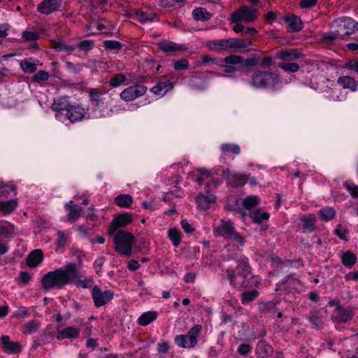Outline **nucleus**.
<instances>
[{
  "mask_svg": "<svg viewBox=\"0 0 358 358\" xmlns=\"http://www.w3.org/2000/svg\"><path fill=\"white\" fill-rule=\"evenodd\" d=\"M133 222V216L130 213H124L116 216L109 228V234H113L122 227H124Z\"/></svg>",
  "mask_w": 358,
  "mask_h": 358,
  "instance_id": "obj_13",
  "label": "nucleus"
},
{
  "mask_svg": "<svg viewBox=\"0 0 358 358\" xmlns=\"http://www.w3.org/2000/svg\"><path fill=\"white\" fill-rule=\"evenodd\" d=\"M221 150L225 153H234L238 155L241 152L240 147L235 144H223L221 146Z\"/></svg>",
  "mask_w": 358,
  "mask_h": 358,
  "instance_id": "obj_53",
  "label": "nucleus"
},
{
  "mask_svg": "<svg viewBox=\"0 0 358 358\" xmlns=\"http://www.w3.org/2000/svg\"><path fill=\"white\" fill-rule=\"evenodd\" d=\"M103 24L97 22H92L90 24L88 32L90 34H96L99 32L105 33V31H103Z\"/></svg>",
  "mask_w": 358,
  "mask_h": 358,
  "instance_id": "obj_51",
  "label": "nucleus"
},
{
  "mask_svg": "<svg viewBox=\"0 0 358 358\" xmlns=\"http://www.w3.org/2000/svg\"><path fill=\"white\" fill-rule=\"evenodd\" d=\"M57 236V245L59 247L64 246L68 241V233L65 231H58Z\"/></svg>",
  "mask_w": 358,
  "mask_h": 358,
  "instance_id": "obj_58",
  "label": "nucleus"
},
{
  "mask_svg": "<svg viewBox=\"0 0 358 358\" xmlns=\"http://www.w3.org/2000/svg\"><path fill=\"white\" fill-rule=\"evenodd\" d=\"M110 108L105 107L103 109L97 112L95 111L94 114H92V117L94 118H99L102 117H110L115 113H119L123 110L121 105L117 101H111L110 104Z\"/></svg>",
  "mask_w": 358,
  "mask_h": 358,
  "instance_id": "obj_19",
  "label": "nucleus"
},
{
  "mask_svg": "<svg viewBox=\"0 0 358 358\" xmlns=\"http://www.w3.org/2000/svg\"><path fill=\"white\" fill-rule=\"evenodd\" d=\"M345 94H343L340 90H331L329 92V99L334 101H341L345 100Z\"/></svg>",
  "mask_w": 358,
  "mask_h": 358,
  "instance_id": "obj_48",
  "label": "nucleus"
},
{
  "mask_svg": "<svg viewBox=\"0 0 358 358\" xmlns=\"http://www.w3.org/2000/svg\"><path fill=\"white\" fill-rule=\"evenodd\" d=\"M202 330V326L196 324L192 327L187 334L178 335L174 338L175 343L180 348H192L198 341L197 337L199 336Z\"/></svg>",
  "mask_w": 358,
  "mask_h": 358,
  "instance_id": "obj_7",
  "label": "nucleus"
},
{
  "mask_svg": "<svg viewBox=\"0 0 358 358\" xmlns=\"http://www.w3.org/2000/svg\"><path fill=\"white\" fill-rule=\"evenodd\" d=\"M355 255L349 251L344 252L342 255V262L345 266H352L355 263Z\"/></svg>",
  "mask_w": 358,
  "mask_h": 358,
  "instance_id": "obj_44",
  "label": "nucleus"
},
{
  "mask_svg": "<svg viewBox=\"0 0 358 358\" xmlns=\"http://www.w3.org/2000/svg\"><path fill=\"white\" fill-rule=\"evenodd\" d=\"M65 208L68 213V220L69 221H75L78 220L82 213L83 208L79 205H73V201H70L69 202L65 204Z\"/></svg>",
  "mask_w": 358,
  "mask_h": 358,
  "instance_id": "obj_22",
  "label": "nucleus"
},
{
  "mask_svg": "<svg viewBox=\"0 0 358 358\" xmlns=\"http://www.w3.org/2000/svg\"><path fill=\"white\" fill-rule=\"evenodd\" d=\"M222 176L227 180L228 184L234 187L242 186L247 182L245 175L238 174L229 169L223 171Z\"/></svg>",
  "mask_w": 358,
  "mask_h": 358,
  "instance_id": "obj_15",
  "label": "nucleus"
},
{
  "mask_svg": "<svg viewBox=\"0 0 358 358\" xmlns=\"http://www.w3.org/2000/svg\"><path fill=\"white\" fill-rule=\"evenodd\" d=\"M0 341L2 350L7 354H16L22 351L20 343L10 341L8 336H2Z\"/></svg>",
  "mask_w": 358,
  "mask_h": 358,
  "instance_id": "obj_16",
  "label": "nucleus"
},
{
  "mask_svg": "<svg viewBox=\"0 0 358 358\" xmlns=\"http://www.w3.org/2000/svg\"><path fill=\"white\" fill-rule=\"evenodd\" d=\"M147 88L143 85H134L120 93V98L125 101H131L145 94Z\"/></svg>",
  "mask_w": 358,
  "mask_h": 358,
  "instance_id": "obj_11",
  "label": "nucleus"
},
{
  "mask_svg": "<svg viewBox=\"0 0 358 358\" xmlns=\"http://www.w3.org/2000/svg\"><path fill=\"white\" fill-rule=\"evenodd\" d=\"M168 238L175 247H178L181 242V233L179 230L171 228L168 231Z\"/></svg>",
  "mask_w": 358,
  "mask_h": 358,
  "instance_id": "obj_40",
  "label": "nucleus"
},
{
  "mask_svg": "<svg viewBox=\"0 0 358 358\" xmlns=\"http://www.w3.org/2000/svg\"><path fill=\"white\" fill-rule=\"evenodd\" d=\"M288 289L293 292H300L303 289L301 282L292 277H288L285 280L277 285L276 290Z\"/></svg>",
  "mask_w": 358,
  "mask_h": 358,
  "instance_id": "obj_18",
  "label": "nucleus"
},
{
  "mask_svg": "<svg viewBox=\"0 0 358 358\" xmlns=\"http://www.w3.org/2000/svg\"><path fill=\"white\" fill-rule=\"evenodd\" d=\"M355 29V21L350 17H343L334 20L331 24V34L323 38L324 41H331L338 38L350 35Z\"/></svg>",
  "mask_w": 358,
  "mask_h": 358,
  "instance_id": "obj_3",
  "label": "nucleus"
},
{
  "mask_svg": "<svg viewBox=\"0 0 358 358\" xmlns=\"http://www.w3.org/2000/svg\"><path fill=\"white\" fill-rule=\"evenodd\" d=\"M14 234V227L6 221H0V236L11 237Z\"/></svg>",
  "mask_w": 358,
  "mask_h": 358,
  "instance_id": "obj_35",
  "label": "nucleus"
},
{
  "mask_svg": "<svg viewBox=\"0 0 358 358\" xmlns=\"http://www.w3.org/2000/svg\"><path fill=\"white\" fill-rule=\"evenodd\" d=\"M254 59H250L243 61V58L238 55H229L223 59L217 62V65L224 68L227 73H232L238 70H241L244 66H252L255 64Z\"/></svg>",
  "mask_w": 358,
  "mask_h": 358,
  "instance_id": "obj_5",
  "label": "nucleus"
},
{
  "mask_svg": "<svg viewBox=\"0 0 358 358\" xmlns=\"http://www.w3.org/2000/svg\"><path fill=\"white\" fill-rule=\"evenodd\" d=\"M250 268L248 259L246 258L243 259L237 265L236 273H229L227 274V278L230 281L231 285L234 287H246L247 285L243 279L247 278L250 274Z\"/></svg>",
  "mask_w": 358,
  "mask_h": 358,
  "instance_id": "obj_8",
  "label": "nucleus"
},
{
  "mask_svg": "<svg viewBox=\"0 0 358 358\" xmlns=\"http://www.w3.org/2000/svg\"><path fill=\"white\" fill-rule=\"evenodd\" d=\"M22 38L25 41H34L39 38V34L36 31H25L22 33Z\"/></svg>",
  "mask_w": 358,
  "mask_h": 358,
  "instance_id": "obj_57",
  "label": "nucleus"
},
{
  "mask_svg": "<svg viewBox=\"0 0 358 358\" xmlns=\"http://www.w3.org/2000/svg\"><path fill=\"white\" fill-rule=\"evenodd\" d=\"M234 49L246 48L251 45V42L246 39L234 38Z\"/></svg>",
  "mask_w": 358,
  "mask_h": 358,
  "instance_id": "obj_55",
  "label": "nucleus"
},
{
  "mask_svg": "<svg viewBox=\"0 0 358 358\" xmlns=\"http://www.w3.org/2000/svg\"><path fill=\"white\" fill-rule=\"evenodd\" d=\"M158 45L162 51L167 53L183 51L186 49L183 45L169 41H163L159 43Z\"/></svg>",
  "mask_w": 358,
  "mask_h": 358,
  "instance_id": "obj_24",
  "label": "nucleus"
},
{
  "mask_svg": "<svg viewBox=\"0 0 358 358\" xmlns=\"http://www.w3.org/2000/svg\"><path fill=\"white\" fill-rule=\"evenodd\" d=\"M43 259L42 250L37 249L32 251L27 259V264L29 267L34 268L38 266Z\"/></svg>",
  "mask_w": 358,
  "mask_h": 358,
  "instance_id": "obj_25",
  "label": "nucleus"
},
{
  "mask_svg": "<svg viewBox=\"0 0 358 358\" xmlns=\"http://www.w3.org/2000/svg\"><path fill=\"white\" fill-rule=\"evenodd\" d=\"M157 313L156 311H148L143 313L138 319V322L141 326H147L157 317Z\"/></svg>",
  "mask_w": 358,
  "mask_h": 358,
  "instance_id": "obj_31",
  "label": "nucleus"
},
{
  "mask_svg": "<svg viewBox=\"0 0 358 358\" xmlns=\"http://www.w3.org/2000/svg\"><path fill=\"white\" fill-rule=\"evenodd\" d=\"M338 83L343 88L350 89L353 92H355L358 87V81L348 76L340 77L338 79Z\"/></svg>",
  "mask_w": 358,
  "mask_h": 358,
  "instance_id": "obj_27",
  "label": "nucleus"
},
{
  "mask_svg": "<svg viewBox=\"0 0 358 358\" xmlns=\"http://www.w3.org/2000/svg\"><path fill=\"white\" fill-rule=\"evenodd\" d=\"M315 221V217L313 215L303 216L301 218V222L303 224V227L304 229L307 231H313L314 229Z\"/></svg>",
  "mask_w": 358,
  "mask_h": 358,
  "instance_id": "obj_42",
  "label": "nucleus"
},
{
  "mask_svg": "<svg viewBox=\"0 0 358 358\" xmlns=\"http://www.w3.org/2000/svg\"><path fill=\"white\" fill-rule=\"evenodd\" d=\"M300 54L294 49L280 50L276 54L278 59L283 61H291L299 57Z\"/></svg>",
  "mask_w": 358,
  "mask_h": 358,
  "instance_id": "obj_30",
  "label": "nucleus"
},
{
  "mask_svg": "<svg viewBox=\"0 0 358 358\" xmlns=\"http://www.w3.org/2000/svg\"><path fill=\"white\" fill-rule=\"evenodd\" d=\"M136 16L141 22H146L150 20H152L155 17V13H146V12L140 10V11L136 12Z\"/></svg>",
  "mask_w": 358,
  "mask_h": 358,
  "instance_id": "obj_54",
  "label": "nucleus"
},
{
  "mask_svg": "<svg viewBox=\"0 0 358 358\" xmlns=\"http://www.w3.org/2000/svg\"><path fill=\"white\" fill-rule=\"evenodd\" d=\"M278 66L286 72L295 73L299 69V66L296 63L281 62Z\"/></svg>",
  "mask_w": 358,
  "mask_h": 358,
  "instance_id": "obj_46",
  "label": "nucleus"
},
{
  "mask_svg": "<svg viewBox=\"0 0 358 358\" xmlns=\"http://www.w3.org/2000/svg\"><path fill=\"white\" fill-rule=\"evenodd\" d=\"M272 347L264 341L258 343L256 353L259 358H267L272 352Z\"/></svg>",
  "mask_w": 358,
  "mask_h": 358,
  "instance_id": "obj_29",
  "label": "nucleus"
},
{
  "mask_svg": "<svg viewBox=\"0 0 358 358\" xmlns=\"http://www.w3.org/2000/svg\"><path fill=\"white\" fill-rule=\"evenodd\" d=\"M192 16L194 20L199 21H206L211 17L210 14L205 8H198L192 11Z\"/></svg>",
  "mask_w": 358,
  "mask_h": 358,
  "instance_id": "obj_38",
  "label": "nucleus"
},
{
  "mask_svg": "<svg viewBox=\"0 0 358 358\" xmlns=\"http://www.w3.org/2000/svg\"><path fill=\"white\" fill-rule=\"evenodd\" d=\"M282 20L287 23V28L289 32L298 31L302 28L301 20L296 15L285 16L279 20V22L281 23Z\"/></svg>",
  "mask_w": 358,
  "mask_h": 358,
  "instance_id": "obj_21",
  "label": "nucleus"
},
{
  "mask_svg": "<svg viewBox=\"0 0 358 358\" xmlns=\"http://www.w3.org/2000/svg\"><path fill=\"white\" fill-rule=\"evenodd\" d=\"M257 295L258 292L256 290L245 292L242 294L241 301L243 304H247L254 300Z\"/></svg>",
  "mask_w": 358,
  "mask_h": 358,
  "instance_id": "obj_50",
  "label": "nucleus"
},
{
  "mask_svg": "<svg viewBox=\"0 0 358 358\" xmlns=\"http://www.w3.org/2000/svg\"><path fill=\"white\" fill-rule=\"evenodd\" d=\"M280 82L278 74L275 73L259 71L252 78L251 85L257 88H273Z\"/></svg>",
  "mask_w": 358,
  "mask_h": 358,
  "instance_id": "obj_6",
  "label": "nucleus"
},
{
  "mask_svg": "<svg viewBox=\"0 0 358 358\" xmlns=\"http://www.w3.org/2000/svg\"><path fill=\"white\" fill-rule=\"evenodd\" d=\"M259 198L257 196H249L243 201V206L246 209H250L259 203Z\"/></svg>",
  "mask_w": 358,
  "mask_h": 358,
  "instance_id": "obj_49",
  "label": "nucleus"
},
{
  "mask_svg": "<svg viewBox=\"0 0 358 358\" xmlns=\"http://www.w3.org/2000/svg\"><path fill=\"white\" fill-rule=\"evenodd\" d=\"M196 200L198 208L201 210H206L210 208V204L215 203L216 196L213 194L207 192L206 194H198Z\"/></svg>",
  "mask_w": 358,
  "mask_h": 358,
  "instance_id": "obj_20",
  "label": "nucleus"
},
{
  "mask_svg": "<svg viewBox=\"0 0 358 358\" xmlns=\"http://www.w3.org/2000/svg\"><path fill=\"white\" fill-rule=\"evenodd\" d=\"M188 61L187 59H181L174 63V69L177 71L185 70L188 68Z\"/></svg>",
  "mask_w": 358,
  "mask_h": 358,
  "instance_id": "obj_61",
  "label": "nucleus"
},
{
  "mask_svg": "<svg viewBox=\"0 0 358 358\" xmlns=\"http://www.w3.org/2000/svg\"><path fill=\"white\" fill-rule=\"evenodd\" d=\"M48 73L44 71H40L34 76V80L38 83L48 80Z\"/></svg>",
  "mask_w": 358,
  "mask_h": 358,
  "instance_id": "obj_60",
  "label": "nucleus"
},
{
  "mask_svg": "<svg viewBox=\"0 0 358 358\" xmlns=\"http://www.w3.org/2000/svg\"><path fill=\"white\" fill-rule=\"evenodd\" d=\"M352 317V313L350 310L347 309H342L341 308H338L336 310V313L335 315L336 319L338 322H345L348 320H350Z\"/></svg>",
  "mask_w": 358,
  "mask_h": 358,
  "instance_id": "obj_41",
  "label": "nucleus"
},
{
  "mask_svg": "<svg viewBox=\"0 0 358 358\" xmlns=\"http://www.w3.org/2000/svg\"><path fill=\"white\" fill-rule=\"evenodd\" d=\"M29 316V310L26 307H20L17 309V310L15 313L14 317H21L26 318Z\"/></svg>",
  "mask_w": 358,
  "mask_h": 358,
  "instance_id": "obj_62",
  "label": "nucleus"
},
{
  "mask_svg": "<svg viewBox=\"0 0 358 358\" xmlns=\"http://www.w3.org/2000/svg\"><path fill=\"white\" fill-rule=\"evenodd\" d=\"M41 324L37 320H31L22 327V332L25 334H32L37 331Z\"/></svg>",
  "mask_w": 358,
  "mask_h": 358,
  "instance_id": "obj_37",
  "label": "nucleus"
},
{
  "mask_svg": "<svg viewBox=\"0 0 358 358\" xmlns=\"http://www.w3.org/2000/svg\"><path fill=\"white\" fill-rule=\"evenodd\" d=\"M76 273V265L73 263L67 264L60 268L46 273L42 278V285L45 289L53 287L62 288L71 283V280H75Z\"/></svg>",
  "mask_w": 358,
  "mask_h": 358,
  "instance_id": "obj_1",
  "label": "nucleus"
},
{
  "mask_svg": "<svg viewBox=\"0 0 358 358\" xmlns=\"http://www.w3.org/2000/svg\"><path fill=\"white\" fill-rule=\"evenodd\" d=\"M172 88V83L165 80L157 83L150 90L153 94L162 96L165 95Z\"/></svg>",
  "mask_w": 358,
  "mask_h": 358,
  "instance_id": "obj_23",
  "label": "nucleus"
},
{
  "mask_svg": "<svg viewBox=\"0 0 358 358\" xmlns=\"http://www.w3.org/2000/svg\"><path fill=\"white\" fill-rule=\"evenodd\" d=\"M76 277L74 279L71 280V283H74L77 285L81 286L83 288H87L92 285L93 280L91 278H85V279H80V274L78 270L76 268Z\"/></svg>",
  "mask_w": 358,
  "mask_h": 358,
  "instance_id": "obj_39",
  "label": "nucleus"
},
{
  "mask_svg": "<svg viewBox=\"0 0 358 358\" xmlns=\"http://www.w3.org/2000/svg\"><path fill=\"white\" fill-rule=\"evenodd\" d=\"M89 94L90 96V101L93 102L96 107V108L94 111V113H95L96 110L99 112L104 108L100 106L103 101L102 96L103 95V92L99 91L97 89L95 88H90L89 90Z\"/></svg>",
  "mask_w": 358,
  "mask_h": 358,
  "instance_id": "obj_26",
  "label": "nucleus"
},
{
  "mask_svg": "<svg viewBox=\"0 0 358 358\" xmlns=\"http://www.w3.org/2000/svg\"><path fill=\"white\" fill-rule=\"evenodd\" d=\"M80 329L76 327L69 326L64 329H57L56 338L59 341L64 339H75L80 336Z\"/></svg>",
  "mask_w": 358,
  "mask_h": 358,
  "instance_id": "obj_17",
  "label": "nucleus"
},
{
  "mask_svg": "<svg viewBox=\"0 0 358 358\" xmlns=\"http://www.w3.org/2000/svg\"><path fill=\"white\" fill-rule=\"evenodd\" d=\"M190 176L193 180L201 184L203 180L207 179L210 176V173L206 169H200L195 171H193Z\"/></svg>",
  "mask_w": 358,
  "mask_h": 358,
  "instance_id": "obj_36",
  "label": "nucleus"
},
{
  "mask_svg": "<svg viewBox=\"0 0 358 358\" xmlns=\"http://www.w3.org/2000/svg\"><path fill=\"white\" fill-rule=\"evenodd\" d=\"M113 234L115 250L122 255L130 256L135 241L134 235L124 231H119Z\"/></svg>",
  "mask_w": 358,
  "mask_h": 358,
  "instance_id": "obj_4",
  "label": "nucleus"
},
{
  "mask_svg": "<svg viewBox=\"0 0 358 358\" xmlns=\"http://www.w3.org/2000/svg\"><path fill=\"white\" fill-rule=\"evenodd\" d=\"M38 63L37 59H28L21 62L20 66L24 72L31 73L36 70V66Z\"/></svg>",
  "mask_w": 358,
  "mask_h": 358,
  "instance_id": "obj_34",
  "label": "nucleus"
},
{
  "mask_svg": "<svg viewBox=\"0 0 358 358\" xmlns=\"http://www.w3.org/2000/svg\"><path fill=\"white\" fill-rule=\"evenodd\" d=\"M213 234L215 237H223L233 241L238 247L245 245V238L236 231L233 223L222 220L220 222L213 226Z\"/></svg>",
  "mask_w": 358,
  "mask_h": 358,
  "instance_id": "obj_2",
  "label": "nucleus"
},
{
  "mask_svg": "<svg viewBox=\"0 0 358 358\" xmlns=\"http://www.w3.org/2000/svg\"><path fill=\"white\" fill-rule=\"evenodd\" d=\"M59 7L58 1H41L38 6V10L43 14L48 15L57 10Z\"/></svg>",
  "mask_w": 358,
  "mask_h": 358,
  "instance_id": "obj_28",
  "label": "nucleus"
},
{
  "mask_svg": "<svg viewBox=\"0 0 358 358\" xmlns=\"http://www.w3.org/2000/svg\"><path fill=\"white\" fill-rule=\"evenodd\" d=\"M92 296L96 307H101L110 301L113 297V293L109 290L102 291L95 286L92 290Z\"/></svg>",
  "mask_w": 358,
  "mask_h": 358,
  "instance_id": "obj_12",
  "label": "nucleus"
},
{
  "mask_svg": "<svg viewBox=\"0 0 358 358\" xmlns=\"http://www.w3.org/2000/svg\"><path fill=\"white\" fill-rule=\"evenodd\" d=\"M117 206L122 208H129L133 203V199L129 194H120L115 199Z\"/></svg>",
  "mask_w": 358,
  "mask_h": 358,
  "instance_id": "obj_33",
  "label": "nucleus"
},
{
  "mask_svg": "<svg viewBox=\"0 0 358 358\" xmlns=\"http://www.w3.org/2000/svg\"><path fill=\"white\" fill-rule=\"evenodd\" d=\"M126 76L123 74H116L112 77L109 81V85L112 87H117L126 81Z\"/></svg>",
  "mask_w": 358,
  "mask_h": 358,
  "instance_id": "obj_45",
  "label": "nucleus"
},
{
  "mask_svg": "<svg viewBox=\"0 0 358 358\" xmlns=\"http://www.w3.org/2000/svg\"><path fill=\"white\" fill-rule=\"evenodd\" d=\"M70 106L71 104L66 97L55 99L52 104V108L57 112L56 119L64 122L66 121V113H68Z\"/></svg>",
  "mask_w": 358,
  "mask_h": 358,
  "instance_id": "obj_10",
  "label": "nucleus"
},
{
  "mask_svg": "<svg viewBox=\"0 0 358 358\" xmlns=\"http://www.w3.org/2000/svg\"><path fill=\"white\" fill-rule=\"evenodd\" d=\"M252 350V347L247 343L241 344L238 348V352L241 355H246L250 353Z\"/></svg>",
  "mask_w": 358,
  "mask_h": 358,
  "instance_id": "obj_63",
  "label": "nucleus"
},
{
  "mask_svg": "<svg viewBox=\"0 0 358 358\" xmlns=\"http://www.w3.org/2000/svg\"><path fill=\"white\" fill-rule=\"evenodd\" d=\"M348 233V230L344 227H343L341 224H338L334 229V234L341 239L344 241H348V238L347 237V234Z\"/></svg>",
  "mask_w": 358,
  "mask_h": 358,
  "instance_id": "obj_56",
  "label": "nucleus"
},
{
  "mask_svg": "<svg viewBox=\"0 0 358 358\" xmlns=\"http://www.w3.org/2000/svg\"><path fill=\"white\" fill-rule=\"evenodd\" d=\"M322 218L325 221L333 219L335 216V210L332 208H324L320 210Z\"/></svg>",
  "mask_w": 358,
  "mask_h": 358,
  "instance_id": "obj_52",
  "label": "nucleus"
},
{
  "mask_svg": "<svg viewBox=\"0 0 358 358\" xmlns=\"http://www.w3.org/2000/svg\"><path fill=\"white\" fill-rule=\"evenodd\" d=\"M269 217L270 216L268 213L261 211L260 210H257L252 215L253 221L258 224L268 220Z\"/></svg>",
  "mask_w": 358,
  "mask_h": 358,
  "instance_id": "obj_47",
  "label": "nucleus"
},
{
  "mask_svg": "<svg viewBox=\"0 0 358 358\" xmlns=\"http://www.w3.org/2000/svg\"><path fill=\"white\" fill-rule=\"evenodd\" d=\"M257 13L256 9L252 6H244L231 15V20L234 23L239 21L250 23L257 20Z\"/></svg>",
  "mask_w": 358,
  "mask_h": 358,
  "instance_id": "obj_9",
  "label": "nucleus"
},
{
  "mask_svg": "<svg viewBox=\"0 0 358 358\" xmlns=\"http://www.w3.org/2000/svg\"><path fill=\"white\" fill-rule=\"evenodd\" d=\"M87 110L80 105H71L68 113H66V120L73 123L87 117Z\"/></svg>",
  "mask_w": 358,
  "mask_h": 358,
  "instance_id": "obj_14",
  "label": "nucleus"
},
{
  "mask_svg": "<svg viewBox=\"0 0 358 358\" xmlns=\"http://www.w3.org/2000/svg\"><path fill=\"white\" fill-rule=\"evenodd\" d=\"M344 186L353 197H358V186L357 185H356L352 182H345L344 183Z\"/></svg>",
  "mask_w": 358,
  "mask_h": 358,
  "instance_id": "obj_59",
  "label": "nucleus"
},
{
  "mask_svg": "<svg viewBox=\"0 0 358 358\" xmlns=\"http://www.w3.org/2000/svg\"><path fill=\"white\" fill-rule=\"evenodd\" d=\"M225 43L226 39L214 40L208 42L207 47L213 50H226Z\"/></svg>",
  "mask_w": 358,
  "mask_h": 358,
  "instance_id": "obj_43",
  "label": "nucleus"
},
{
  "mask_svg": "<svg viewBox=\"0 0 358 358\" xmlns=\"http://www.w3.org/2000/svg\"><path fill=\"white\" fill-rule=\"evenodd\" d=\"M16 200L1 201H0V212L6 215L11 213L17 207Z\"/></svg>",
  "mask_w": 358,
  "mask_h": 358,
  "instance_id": "obj_32",
  "label": "nucleus"
},
{
  "mask_svg": "<svg viewBox=\"0 0 358 358\" xmlns=\"http://www.w3.org/2000/svg\"><path fill=\"white\" fill-rule=\"evenodd\" d=\"M157 350L159 353H167L169 350V344L167 341H163L157 344Z\"/></svg>",
  "mask_w": 358,
  "mask_h": 358,
  "instance_id": "obj_64",
  "label": "nucleus"
}]
</instances>
